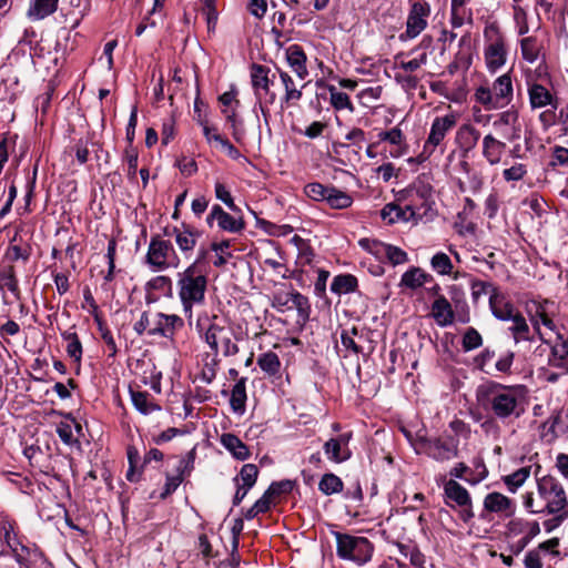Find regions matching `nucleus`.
Instances as JSON below:
<instances>
[{
	"label": "nucleus",
	"mask_w": 568,
	"mask_h": 568,
	"mask_svg": "<svg viewBox=\"0 0 568 568\" xmlns=\"http://www.w3.org/2000/svg\"><path fill=\"white\" fill-rule=\"evenodd\" d=\"M476 399L495 419L510 424L526 413L528 389L525 385H504L490 381L477 387Z\"/></svg>",
	"instance_id": "f257e3e1"
},
{
	"label": "nucleus",
	"mask_w": 568,
	"mask_h": 568,
	"mask_svg": "<svg viewBox=\"0 0 568 568\" xmlns=\"http://www.w3.org/2000/svg\"><path fill=\"white\" fill-rule=\"evenodd\" d=\"M176 286L183 313L191 323L194 305H201L205 301L206 274L204 271H194V266H187L178 273Z\"/></svg>",
	"instance_id": "f03ea898"
},
{
	"label": "nucleus",
	"mask_w": 568,
	"mask_h": 568,
	"mask_svg": "<svg viewBox=\"0 0 568 568\" xmlns=\"http://www.w3.org/2000/svg\"><path fill=\"white\" fill-rule=\"evenodd\" d=\"M183 327L184 321L176 314L158 312L151 317L148 311L133 325L134 332L140 336L146 333L149 336H160L169 341H173L175 333Z\"/></svg>",
	"instance_id": "7ed1b4c3"
},
{
	"label": "nucleus",
	"mask_w": 568,
	"mask_h": 568,
	"mask_svg": "<svg viewBox=\"0 0 568 568\" xmlns=\"http://www.w3.org/2000/svg\"><path fill=\"white\" fill-rule=\"evenodd\" d=\"M145 264L153 272H162L168 268H176L180 265V257L169 240H164L160 234H154L148 246Z\"/></svg>",
	"instance_id": "20e7f679"
},
{
	"label": "nucleus",
	"mask_w": 568,
	"mask_h": 568,
	"mask_svg": "<svg viewBox=\"0 0 568 568\" xmlns=\"http://www.w3.org/2000/svg\"><path fill=\"white\" fill-rule=\"evenodd\" d=\"M334 536L336 538V552L341 559L352 560L359 566L371 560L374 547L367 538L338 531L334 532Z\"/></svg>",
	"instance_id": "39448f33"
},
{
	"label": "nucleus",
	"mask_w": 568,
	"mask_h": 568,
	"mask_svg": "<svg viewBox=\"0 0 568 568\" xmlns=\"http://www.w3.org/2000/svg\"><path fill=\"white\" fill-rule=\"evenodd\" d=\"M537 495L546 514H556L568 509V499L561 483L551 475L537 478Z\"/></svg>",
	"instance_id": "423d86ee"
},
{
	"label": "nucleus",
	"mask_w": 568,
	"mask_h": 568,
	"mask_svg": "<svg viewBox=\"0 0 568 568\" xmlns=\"http://www.w3.org/2000/svg\"><path fill=\"white\" fill-rule=\"evenodd\" d=\"M270 68L263 64L253 63L251 67V82L255 91V95L260 101L261 112L264 116L267 115V104H274L276 94L271 90V84L275 83L277 72L270 75Z\"/></svg>",
	"instance_id": "0eeeda50"
},
{
	"label": "nucleus",
	"mask_w": 568,
	"mask_h": 568,
	"mask_svg": "<svg viewBox=\"0 0 568 568\" xmlns=\"http://www.w3.org/2000/svg\"><path fill=\"white\" fill-rule=\"evenodd\" d=\"M409 11L406 20V29L398 36L400 42L417 38L428 26L430 4L426 0H408Z\"/></svg>",
	"instance_id": "6e6552de"
},
{
	"label": "nucleus",
	"mask_w": 568,
	"mask_h": 568,
	"mask_svg": "<svg viewBox=\"0 0 568 568\" xmlns=\"http://www.w3.org/2000/svg\"><path fill=\"white\" fill-rule=\"evenodd\" d=\"M458 439L455 437L439 436V437H423L419 439V445L423 452L436 462H447L458 456Z\"/></svg>",
	"instance_id": "1a4fd4ad"
},
{
	"label": "nucleus",
	"mask_w": 568,
	"mask_h": 568,
	"mask_svg": "<svg viewBox=\"0 0 568 568\" xmlns=\"http://www.w3.org/2000/svg\"><path fill=\"white\" fill-rule=\"evenodd\" d=\"M444 495L446 497V505L454 508L460 507L459 518L464 523H469L475 514L473 511V503L468 490L463 487L458 481L450 478L444 484Z\"/></svg>",
	"instance_id": "9d476101"
},
{
	"label": "nucleus",
	"mask_w": 568,
	"mask_h": 568,
	"mask_svg": "<svg viewBox=\"0 0 568 568\" xmlns=\"http://www.w3.org/2000/svg\"><path fill=\"white\" fill-rule=\"evenodd\" d=\"M358 245L377 260L387 261L394 266L405 264L408 261V255L404 250L375 239H361Z\"/></svg>",
	"instance_id": "9b49d317"
},
{
	"label": "nucleus",
	"mask_w": 568,
	"mask_h": 568,
	"mask_svg": "<svg viewBox=\"0 0 568 568\" xmlns=\"http://www.w3.org/2000/svg\"><path fill=\"white\" fill-rule=\"evenodd\" d=\"M232 329L212 322L203 334L205 343L214 355L219 354V344H222L224 356H234L239 353V346L232 342Z\"/></svg>",
	"instance_id": "f8f14e48"
},
{
	"label": "nucleus",
	"mask_w": 568,
	"mask_h": 568,
	"mask_svg": "<svg viewBox=\"0 0 568 568\" xmlns=\"http://www.w3.org/2000/svg\"><path fill=\"white\" fill-rule=\"evenodd\" d=\"M163 233L165 236H174L175 243L183 254L191 253L201 236V233L190 224L182 223L181 226L172 229L164 227Z\"/></svg>",
	"instance_id": "ddd939ff"
},
{
	"label": "nucleus",
	"mask_w": 568,
	"mask_h": 568,
	"mask_svg": "<svg viewBox=\"0 0 568 568\" xmlns=\"http://www.w3.org/2000/svg\"><path fill=\"white\" fill-rule=\"evenodd\" d=\"M493 126L495 130L501 132L503 136L509 142L520 139L521 128L519 124V115L518 111L513 108L501 112L498 119L493 122Z\"/></svg>",
	"instance_id": "4468645a"
},
{
	"label": "nucleus",
	"mask_w": 568,
	"mask_h": 568,
	"mask_svg": "<svg viewBox=\"0 0 568 568\" xmlns=\"http://www.w3.org/2000/svg\"><path fill=\"white\" fill-rule=\"evenodd\" d=\"M550 347L548 355V365L568 373V338L557 333L555 339L544 341Z\"/></svg>",
	"instance_id": "2eb2a0df"
},
{
	"label": "nucleus",
	"mask_w": 568,
	"mask_h": 568,
	"mask_svg": "<svg viewBox=\"0 0 568 568\" xmlns=\"http://www.w3.org/2000/svg\"><path fill=\"white\" fill-rule=\"evenodd\" d=\"M457 122L455 114L449 113L444 116H436L432 123L428 138L425 142V150L438 146L445 139L448 131H450Z\"/></svg>",
	"instance_id": "dca6fc26"
},
{
	"label": "nucleus",
	"mask_w": 568,
	"mask_h": 568,
	"mask_svg": "<svg viewBox=\"0 0 568 568\" xmlns=\"http://www.w3.org/2000/svg\"><path fill=\"white\" fill-rule=\"evenodd\" d=\"M480 139L479 130L470 124H462L455 134V144L458 148L459 156L468 159L469 153L476 148Z\"/></svg>",
	"instance_id": "f3484780"
},
{
	"label": "nucleus",
	"mask_w": 568,
	"mask_h": 568,
	"mask_svg": "<svg viewBox=\"0 0 568 568\" xmlns=\"http://www.w3.org/2000/svg\"><path fill=\"white\" fill-rule=\"evenodd\" d=\"M484 511L509 518L516 513V504L498 491L489 493L484 498Z\"/></svg>",
	"instance_id": "a211bd4d"
},
{
	"label": "nucleus",
	"mask_w": 568,
	"mask_h": 568,
	"mask_svg": "<svg viewBox=\"0 0 568 568\" xmlns=\"http://www.w3.org/2000/svg\"><path fill=\"white\" fill-rule=\"evenodd\" d=\"M24 541L26 538L21 536L18 545L13 546L9 552L21 568H31L33 564L42 559L43 554L37 545H28Z\"/></svg>",
	"instance_id": "6ab92c4d"
},
{
	"label": "nucleus",
	"mask_w": 568,
	"mask_h": 568,
	"mask_svg": "<svg viewBox=\"0 0 568 568\" xmlns=\"http://www.w3.org/2000/svg\"><path fill=\"white\" fill-rule=\"evenodd\" d=\"M277 77L280 79V83L284 89V94L281 97V108L294 106L298 103V101L303 97V88L305 84H302L301 88H297L293 78L288 74V72L282 70L276 67Z\"/></svg>",
	"instance_id": "aec40b11"
},
{
	"label": "nucleus",
	"mask_w": 568,
	"mask_h": 568,
	"mask_svg": "<svg viewBox=\"0 0 568 568\" xmlns=\"http://www.w3.org/2000/svg\"><path fill=\"white\" fill-rule=\"evenodd\" d=\"M528 97L531 109H541L547 105L554 109L558 108L557 98L540 83H531L528 85Z\"/></svg>",
	"instance_id": "412c9836"
},
{
	"label": "nucleus",
	"mask_w": 568,
	"mask_h": 568,
	"mask_svg": "<svg viewBox=\"0 0 568 568\" xmlns=\"http://www.w3.org/2000/svg\"><path fill=\"white\" fill-rule=\"evenodd\" d=\"M489 307L493 315L499 320L507 322L513 317V314L517 312L514 304L508 297L500 291H493L489 297Z\"/></svg>",
	"instance_id": "4be33fe9"
},
{
	"label": "nucleus",
	"mask_w": 568,
	"mask_h": 568,
	"mask_svg": "<svg viewBox=\"0 0 568 568\" xmlns=\"http://www.w3.org/2000/svg\"><path fill=\"white\" fill-rule=\"evenodd\" d=\"M417 212L413 205H406L404 209L395 203L386 204L381 211V217L388 224L396 222H409L416 220Z\"/></svg>",
	"instance_id": "5701e85b"
},
{
	"label": "nucleus",
	"mask_w": 568,
	"mask_h": 568,
	"mask_svg": "<svg viewBox=\"0 0 568 568\" xmlns=\"http://www.w3.org/2000/svg\"><path fill=\"white\" fill-rule=\"evenodd\" d=\"M506 48L504 40L498 37L495 41L489 43L485 49V60L487 68L490 72L497 71L506 62Z\"/></svg>",
	"instance_id": "b1692460"
},
{
	"label": "nucleus",
	"mask_w": 568,
	"mask_h": 568,
	"mask_svg": "<svg viewBox=\"0 0 568 568\" xmlns=\"http://www.w3.org/2000/svg\"><path fill=\"white\" fill-rule=\"evenodd\" d=\"M481 154L490 164L496 165L501 161L506 150V143L495 138L491 133L486 134L481 142Z\"/></svg>",
	"instance_id": "393cba45"
},
{
	"label": "nucleus",
	"mask_w": 568,
	"mask_h": 568,
	"mask_svg": "<svg viewBox=\"0 0 568 568\" xmlns=\"http://www.w3.org/2000/svg\"><path fill=\"white\" fill-rule=\"evenodd\" d=\"M286 60L296 77L304 81L308 75V70L306 65L307 58L303 48L298 44L290 45L286 49Z\"/></svg>",
	"instance_id": "a878e982"
},
{
	"label": "nucleus",
	"mask_w": 568,
	"mask_h": 568,
	"mask_svg": "<svg viewBox=\"0 0 568 568\" xmlns=\"http://www.w3.org/2000/svg\"><path fill=\"white\" fill-rule=\"evenodd\" d=\"M432 316L440 327H446L454 323L455 313L449 301L444 295H439L433 302Z\"/></svg>",
	"instance_id": "bb28decb"
},
{
	"label": "nucleus",
	"mask_w": 568,
	"mask_h": 568,
	"mask_svg": "<svg viewBox=\"0 0 568 568\" xmlns=\"http://www.w3.org/2000/svg\"><path fill=\"white\" fill-rule=\"evenodd\" d=\"M494 99L499 103V108H504L513 100V81L510 73L507 72L498 77L491 87Z\"/></svg>",
	"instance_id": "cd10ccee"
},
{
	"label": "nucleus",
	"mask_w": 568,
	"mask_h": 568,
	"mask_svg": "<svg viewBox=\"0 0 568 568\" xmlns=\"http://www.w3.org/2000/svg\"><path fill=\"white\" fill-rule=\"evenodd\" d=\"M246 377H241L236 381L234 386L232 387L230 394V406L233 413L237 415H243L246 410Z\"/></svg>",
	"instance_id": "c85d7f7f"
},
{
	"label": "nucleus",
	"mask_w": 568,
	"mask_h": 568,
	"mask_svg": "<svg viewBox=\"0 0 568 568\" xmlns=\"http://www.w3.org/2000/svg\"><path fill=\"white\" fill-rule=\"evenodd\" d=\"M58 3L59 0H31L27 10V17L31 21L43 20L57 11Z\"/></svg>",
	"instance_id": "c756f323"
},
{
	"label": "nucleus",
	"mask_w": 568,
	"mask_h": 568,
	"mask_svg": "<svg viewBox=\"0 0 568 568\" xmlns=\"http://www.w3.org/2000/svg\"><path fill=\"white\" fill-rule=\"evenodd\" d=\"M221 445L229 450L234 458L246 460L250 457L248 447L234 434L224 433L220 437Z\"/></svg>",
	"instance_id": "7c9ffc66"
},
{
	"label": "nucleus",
	"mask_w": 568,
	"mask_h": 568,
	"mask_svg": "<svg viewBox=\"0 0 568 568\" xmlns=\"http://www.w3.org/2000/svg\"><path fill=\"white\" fill-rule=\"evenodd\" d=\"M130 397L134 408L143 415H150L153 412L161 410V406L151 398L148 392L130 388Z\"/></svg>",
	"instance_id": "2f4dec72"
},
{
	"label": "nucleus",
	"mask_w": 568,
	"mask_h": 568,
	"mask_svg": "<svg viewBox=\"0 0 568 568\" xmlns=\"http://www.w3.org/2000/svg\"><path fill=\"white\" fill-rule=\"evenodd\" d=\"M323 449L327 458L337 464L344 463L352 457V450L344 448L335 438H329L325 442Z\"/></svg>",
	"instance_id": "473e14b6"
},
{
	"label": "nucleus",
	"mask_w": 568,
	"mask_h": 568,
	"mask_svg": "<svg viewBox=\"0 0 568 568\" xmlns=\"http://www.w3.org/2000/svg\"><path fill=\"white\" fill-rule=\"evenodd\" d=\"M509 321L513 322L509 331L516 344L521 341H530V328L520 312L514 313Z\"/></svg>",
	"instance_id": "72a5a7b5"
},
{
	"label": "nucleus",
	"mask_w": 568,
	"mask_h": 568,
	"mask_svg": "<svg viewBox=\"0 0 568 568\" xmlns=\"http://www.w3.org/2000/svg\"><path fill=\"white\" fill-rule=\"evenodd\" d=\"M21 537L17 531V524L8 517H0V541L4 542L9 549L18 545Z\"/></svg>",
	"instance_id": "f704fd0d"
},
{
	"label": "nucleus",
	"mask_w": 568,
	"mask_h": 568,
	"mask_svg": "<svg viewBox=\"0 0 568 568\" xmlns=\"http://www.w3.org/2000/svg\"><path fill=\"white\" fill-rule=\"evenodd\" d=\"M325 203L334 210H344L353 204V197L347 192H344L333 185L327 193Z\"/></svg>",
	"instance_id": "c9c22d12"
},
{
	"label": "nucleus",
	"mask_w": 568,
	"mask_h": 568,
	"mask_svg": "<svg viewBox=\"0 0 568 568\" xmlns=\"http://www.w3.org/2000/svg\"><path fill=\"white\" fill-rule=\"evenodd\" d=\"M291 303L297 311V323L305 325L311 315V304L306 296L297 291L291 292Z\"/></svg>",
	"instance_id": "e433bc0d"
},
{
	"label": "nucleus",
	"mask_w": 568,
	"mask_h": 568,
	"mask_svg": "<svg viewBox=\"0 0 568 568\" xmlns=\"http://www.w3.org/2000/svg\"><path fill=\"white\" fill-rule=\"evenodd\" d=\"M357 278L352 274H341L333 278L331 283V291L335 294H348L355 292L357 288Z\"/></svg>",
	"instance_id": "4c0bfd02"
},
{
	"label": "nucleus",
	"mask_w": 568,
	"mask_h": 568,
	"mask_svg": "<svg viewBox=\"0 0 568 568\" xmlns=\"http://www.w3.org/2000/svg\"><path fill=\"white\" fill-rule=\"evenodd\" d=\"M216 212L219 215L217 226L222 231L240 233L245 229V222L243 221V219H235L234 216L225 212L221 205L220 210H217Z\"/></svg>",
	"instance_id": "58836bf2"
},
{
	"label": "nucleus",
	"mask_w": 568,
	"mask_h": 568,
	"mask_svg": "<svg viewBox=\"0 0 568 568\" xmlns=\"http://www.w3.org/2000/svg\"><path fill=\"white\" fill-rule=\"evenodd\" d=\"M530 476V467H521L517 469L516 471L503 476V481L506 485L509 493L515 494L529 478Z\"/></svg>",
	"instance_id": "ea45409f"
},
{
	"label": "nucleus",
	"mask_w": 568,
	"mask_h": 568,
	"mask_svg": "<svg viewBox=\"0 0 568 568\" xmlns=\"http://www.w3.org/2000/svg\"><path fill=\"white\" fill-rule=\"evenodd\" d=\"M61 337L68 342L67 353L74 361L80 362L82 357V344L75 331L72 328L61 333Z\"/></svg>",
	"instance_id": "a19ab883"
},
{
	"label": "nucleus",
	"mask_w": 568,
	"mask_h": 568,
	"mask_svg": "<svg viewBox=\"0 0 568 568\" xmlns=\"http://www.w3.org/2000/svg\"><path fill=\"white\" fill-rule=\"evenodd\" d=\"M344 488L342 479L333 473L324 474L318 483V489L326 496L341 493Z\"/></svg>",
	"instance_id": "79ce46f5"
},
{
	"label": "nucleus",
	"mask_w": 568,
	"mask_h": 568,
	"mask_svg": "<svg viewBox=\"0 0 568 568\" xmlns=\"http://www.w3.org/2000/svg\"><path fill=\"white\" fill-rule=\"evenodd\" d=\"M426 277L427 274L424 273L419 267H412L402 275L399 285L416 290L424 285Z\"/></svg>",
	"instance_id": "37998d69"
},
{
	"label": "nucleus",
	"mask_w": 568,
	"mask_h": 568,
	"mask_svg": "<svg viewBox=\"0 0 568 568\" xmlns=\"http://www.w3.org/2000/svg\"><path fill=\"white\" fill-rule=\"evenodd\" d=\"M430 267L438 275H452L454 270L450 257L444 252H437L433 255Z\"/></svg>",
	"instance_id": "c03bdc74"
},
{
	"label": "nucleus",
	"mask_w": 568,
	"mask_h": 568,
	"mask_svg": "<svg viewBox=\"0 0 568 568\" xmlns=\"http://www.w3.org/2000/svg\"><path fill=\"white\" fill-rule=\"evenodd\" d=\"M260 368L270 376H274L280 372L281 362L274 352H266L260 355L257 359Z\"/></svg>",
	"instance_id": "a18cd8bd"
},
{
	"label": "nucleus",
	"mask_w": 568,
	"mask_h": 568,
	"mask_svg": "<svg viewBox=\"0 0 568 568\" xmlns=\"http://www.w3.org/2000/svg\"><path fill=\"white\" fill-rule=\"evenodd\" d=\"M326 88L331 94V104L334 106V109H336V110L347 109L351 112L354 111V106L351 102V99L346 93L337 91L336 88L331 84L326 85Z\"/></svg>",
	"instance_id": "49530a36"
},
{
	"label": "nucleus",
	"mask_w": 568,
	"mask_h": 568,
	"mask_svg": "<svg viewBox=\"0 0 568 568\" xmlns=\"http://www.w3.org/2000/svg\"><path fill=\"white\" fill-rule=\"evenodd\" d=\"M231 246L230 240H223L221 242H213L211 250L216 253V258L213 262L215 267H222L227 263V260L232 257V254L227 252Z\"/></svg>",
	"instance_id": "de8ad7c7"
},
{
	"label": "nucleus",
	"mask_w": 568,
	"mask_h": 568,
	"mask_svg": "<svg viewBox=\"0 0 568 568\" xmlns=\"http://www.w3.org/2000/svg\"><path fill=\"white\" fill-rule=\"evenodd\" d=\"M331 185H324L320 182L307 183L304 186V194L316 202H325Z\"/></svg>",
	"instance_id": "09e8293b"
},
{
	"label": "nucleus",
	"mask_w": 568,
	"mask_h": 568,
	"mask_svg": "<svg viewBox=\"0 0 568 568\" xmlns=\"http://www.w3.org/2000/svg\"><path fill=\"white\" fill-rule=\"evenodd\" d=\"M483 345V337L479 332L474 327H468L462 341L464 352L474 351Z\"/></svg>",
	"instance_id": "8fccbe9b"
},
{
	"label": "nucleus",
	"mask_w": 568,
	"mask_h": 568,
	"mask_svg": "<svg viewBox=\"0 0 568 568\" xmlns=\"http://www.w3.org/2000/svg\"><path fill=\"white\" fill-rule=\"evenodd\" d=\"M520 50L523 58L529 63H534L538 59L539 49L535 38H524L520 42Z\"/></svg>",
	"instance_id": "3c124183"
},
{
	"label": "nucleus",
	"mask_w": 568,
	"mask_h": 568,
	"mask_svg": "<svg viewBox=\"0 0 568 568\" xmlns=\"http://www.w3.org/2000/svg\"><path fill=\"white\" fill-rule=\"evenodd\" d=\"M145 291H159L168 295L172 291V281L169 276L158 275L145 284Z\"/></svg>",
	"instance_id": "603ef678"
},
{
	"label": "nucleus",
	"mask_w": 568,
	"mask_h": 568,
	"mask_svg": "<svg viewBox=\"0 0 568 568\" xmlns=\"http://www.w3.org/2000/svg\"><path fill=\"white\" fill-rule=\"evenodd\" d=\"M475 98L487 110L499 109V103L494 99L491 88L479 87L475 92Z\"/></svg>",
	"instance_id": "864d4df0"
},
{
	"label": "nucleus",
	"mask_w": 568,
	"mask_h": 568,
	"mask_svg": "<svg viewBox=\"0 0 568 568\" xmlns=\"http://www.w3.org/2000/svg\"><path fill=\"white\" fill-rule=\"evenodd\" d=\"M57 434L61 442L68 446L78 445L79 440L73 436L72 430V423H70V419H67L64 422H60L57 425Z\"/></svg>",
	"instance_id": "5fc2aeb1"
},
{
	"label": "nucleus",
	"mask_w": 568,
	"mask_h": 568,
	"mask_svg": "<svg viewBox=\"0 0 568 568\" xmlns=\"http://www.w3.org/2000/svg\"><path fill=\"white\" fill-rule=\"evenodd\" d=\"M94 320L98 324V329L100 332L101 338L103 339V342L105 343V345L108 346V348L110 351L109 356H111V357L115 356V354L118 353V347H116V343H115V339H114L111 331L106 327V325L98 316H95Z\"/></svg>",
	"instance_id": "6e6d98bb"
},
{
	"label": "nucleus",
	"mask_w": 568,
	"mask_h": 568,
	"mask_svg": "<svg viewBox=\"0 0 568 568\" xmlns=\"http://www.w3.org/2000/svg\"><path fill=\"white\" fill-rule=\"evenodd\" d=\"M549 304H550L549 301H545L542 303H539L536 307V314H535V316H532L531 321L535 322V328L538 332H539V326H538V322L535 321L536 317H538L540 320V322L542 323V325H545L547 328H549L551 331H554L556 328L554 321L549 317V315L547 313V306Z\"/></svg>",
	"instance_id": "4d7b16f0"
},
{
	"label": "nucleus",
	"mask_w": 568,
	"mask_h": 568,
	"mask_svg": "<svg viewBox=\"0 0 568 568\" xmlns=\"http://www.w3.org/2000/svg\"><path fill=\"white\" fill-rule=\"evenodd\" d=\"M195 447L192 448L184 457H181L179 460V464L175 468V473L181 474L183 477L190 476V474L194 469V463H195Z\"/></svg>",
	"instance_id": "13d9d810"
},
{
	"label": "nucleus",
	"mask_w": 568,
	"mask_h": 568,
	"mask_svg": "<svg viewBox=\"0 0 568 568\" xmlns=\"http://www.w3.org/2000/svg\"><path fill=\"white\" fill-rule=\"evenodd\" d=\"M258 468L254 464H245L242 466L240 471V479L242 480L243 486L247 488H252L257 479Z\"/></svg>",
	"instance_id": "bf43d9fd"
},
{
	"label": "nucleus",
	"mask_w": 568,
	"mask_h": 568,
	"mask_svg": "<svg viewBox=\"0 0 568 568\" xmlns=\"http://www.w3.org/2000/svg\"><path fill=\"white\" fill-rule=\"evenodd\" d=\"M215 196L217 200L223 202L231 211L236 212L239 207L234 203L231 192L222 182H216L214 186Z\"/></svg>",
	"instance_id": "052dcab7"
},
{
	"label": "nucleus",
	"mask_w": 568,
	"mask_h": 568,
	"mask_svg": "<svg viewBox=\"0 0 568 568\" xmlns=\"http://www.w3.org/2000/svg\"><path fill=\"white\" fill-rule=\"evenodd\" d=\"M471 295L474 300H478L479 296L489 294V297L493 294V291H499L493 283L484 282L480 280H473L470 283Z\"/></svg>",
	"instance_id": "680f3d73"
},
{
	"label": "nucleus",
	"mask_w": 568,
	"mask_h": 568,
	"mask_svg": "<svg viewBox=\"0 0 568 568\" xmlns=\"http://www.w3.org/2000/svg\"><path fill=\"white\" fill-rule=\"evenodd\" d=\"M184 477L176 473L175 475L166 474L165 476V485L163 488V491L160 494L161 499L168 498L170 495H172L178 487L183 483Z\"/></svg>",
	"instance_id": "e2e57ef3"
},
{
	"label": "nucleus",
	"mask_w": 568,
	"mask_h": 568,
	"mask_svg": "<svg viewBox=\"0 0 568 568\" xmlns=\"http://www.w3.org/2000/svg\"><path fill=\"white\" fill-rule=\"evenodd\" d=\"M294 486H295V481L290 480V479L273 481L267 488V495L277 497L283 494H290L293 490Z\"/></svg>",
	"instance_id": "0e129e2a"
},
{
	"label": "nucleus",
	"mask_w": 568,
	"mask_h": 568,
	"mask_svg": "<svg viewBox=\"0 0 568 568\" xmlns=\"http://www.w3.org/2000/svg\"><path fill=\"white\" fill-rule=\"evenodd\" d=\"M124 160L128 163V176L130 179H135L138 171L139 154L133 145H128V148L125 149Z\"/></svg>",
	"instance_id": "69168bd1"
},
{
	"label": "nucleus",
	"mask_w": 568,
	"mask_h": 568,
	"mask_svg": "<svg viewBox=\"0 0 568 568\" xmlns=\"http://www.w3.org/2000/svg\"><path fill=\"white\" fill-rule=\"evenodd\" d=\"M523 505L530 514H546L542 503L539 501V496L535 497L532 493H526L523 496Z\"/></svg>",
	"instance_id": "338daca9"
},
{
	"label": "nucleus",
	"mask_w": 568,
	"mask_h": 568,
	"mask_svg": "<svg viewBox=\"0 0 568 568\" xmlns=\"http://www.w3.org/2000/svg\"><path fill=\"white\" fill-rule=\"evenodd\" d=\"M358 331L356 327H353L351 331L344 329L341 334V343L346 348L353 352L354 354L362 353V347L356 344L354 341V335H357Z\"/></svg>",
	"instance_id": "774afa93"
}]
</instances>
